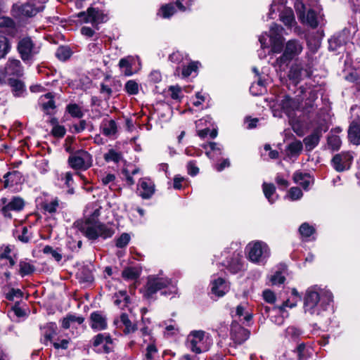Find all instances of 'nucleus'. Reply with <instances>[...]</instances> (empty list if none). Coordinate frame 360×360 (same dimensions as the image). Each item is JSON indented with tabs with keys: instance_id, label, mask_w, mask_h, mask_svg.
I'll return each instance as SVG.
<instances>
[{
	"instance_id": "obj_1",
	"label": "nucleus",
	"mask_w": 360,
	"mask_h": 360,
	"mask_svg": "<svg viewBox=\"0 0 360 360\" xmlns=\"http://www.w3.org/2000/svg\"><path fill=\"white\" fill-rule=\"evenodd\" d=\"M283 28L273 23L269 28V33L262 34L259 41L262 49L270 47L273 53H283L276 58L272 65L276 71H285L290 61L296 60L304 49L303 44L297 39H290L284 45V38L282 36Z\"/></svg>"
},
{
	"instance_id": "obj_2",
	"label": "nucleus",
	"mask_w": 360,
	"mask_h": 360,
	"mask_svg": "<svg viewBox=\"0 0 360 360\" xmlns=\"http://www.w3.org/2000/svg\"><path fill=\"white\" fill-rule=\"evenodd\" d=\"M333 300V295L330 292L320 288L317 285L309 288L304 297V311L305 313L313 316H319L322 311L326 309Z\"/></svg>"
},
{
	"instance_id": "obj_3",
	"label": "nucleus",
	"mask_w": 360,
	"mask_h": 360,
	"mask_svg": "<svg viewBox=\"0 0 360 360\" xmlns=\"http://www.w3.org/2000/svg\"><path fill=\"white\" fill-rule=\"evenodd\" d=\"M78 226L80 231L89 240H96L98 237L105 239L114 234L112 228L91 219H85L84 221L78 224Z\"/></svg>"
},
{
	"instance_id": "obj_4",
	"label": "nucleus",
	"mask_w": 360,
	"mask_h": 360,
	"mask_svg": "<svg viewBox=\"0 0 360 360\" xmlns=\"http://www.w3.org/2000/svg\"><path fill=\"white\" fill-rule=\"evenodd\" d=\"M309 6L310 5L307 4V0H297L295 3L299 20L303 25L316 28L319 24L323 22V15L321 11L316 12Z\"/></svg>"
},
{
	"instance_id": "obj_5",
	"label": "nucleus",
	"mask_w": 360,
	"mask_h": 360,
	"mask_svg": "<svg viewBox=\"0 0 360 360\" xmlns=\"http://www.w3.org/2000/svg\"><path fill=\"white\" fill-rule=\"evenodd\" d=\"M286 1V0H274L270 7L269 18L271 19L274 18V13L276 11H280V20L288 29H293L295 32H297L300 29L295 20L293 11L290 8L285 6Z\"/></svg>"
},
{
	"instance_id": "obj_6",
	"label": "nucleus",
	"mask_w": 360,
	"mask_h": 360,
	"mask_svg": "<svg viewBox=\"0 0 360 360\" xmlns=\"http://www.w3.org/2000/svg\"><path fill=\"white\" fill-rule=\"evenodd\" d=\"M248 259L256 264H265L270 256V250L263 241L256 240L249 243L246 247Z\"/></svg>"
},
{
	"instance_id": "obj_7",
	"label": "nucleus",
	"mask_w": 360,
	"mask_h": 360,
	"mask_svg": "<svg viewBox=\"0 0 360 360\" xmlns=\"http://www.w3.org/2000/svg\"><path fill=\"white\" fill-rule=\"evenodd\" d=\"M168 287L170 288L171 293L176 292V285L170 279L159 276H150L146 285L144 296L148 299L151 298L157 291Z\"/></svg>"
},
{
	"instance_id": "obj_8",
	"label": "nucleus",
	"mask_w": 360,
	"mask_h": 360,
	"mask_svg": "<svg viewBox=\"0 0 360 360\" xmlns=\"http://www.w3.org/2000/svg\"><path fill=\"white\" fill-rule=\"evenodd\" d=\"M188 347L196 354H200L210 349L211 339L202 330L192 331L188 337Z\"/></svg>"
},
{
	"instance_id": "obj_9",
	"label": "nucleus",
	"mask_w": 360,
	"mask_h": 360,
	"mask_svg": "<svg viewBox=\"0 0 360 360\" xmlns=\"http://www.w3.org/2000/svg\"><path fill=\"white\" fill-rule=\"evenodd\" d=\"M43 8L44 5L41 4L28 1V2L24 4L14 5L12 8V13L13 16L19 18H31L36 15Z\"/></svg>"
},
{
	"instance_id": "obj_10",
	"label": "nucleus",
	"mask_w": 360,
	"mask_h": 360,
	"mask_svg": "<svg viewBox=\"0 0 360 360\" xmlns=\"http://www.w3.org/2000/svg\"><path fill=\"white\" fill-rule=\"evenodd\" d=\"M92 162V156L84 150L76 151L68 158V163L74 169L86 170L91 167Z\"/></svg>"
},
{
	"instance_id": "obj_11",
	"label": "nucleus",
	"mask_w": 360,
	"mask_h": 360,
	"mask_svg": "<svg viewBox=\"0 0 360 360\" xmlns=\"http://www.w3.org/2000/svg\"><path fill=\"white\" fill-rule=\"evenodd\" d=\"M18 49L23 60H31L39 52V47L35 46L30 37L22 39L18 43Z\"/></svg>"
},
{
	"instance_id": "obj_12",
	"label": "nucleus",
	"mask_w": 360,
	"mask_h": 360,
	"mask_svg": "<svg viewBox=\"0 0 360 360\" xmlns=\"http://www.w3.org/2000/svg\"><path fill=\"white\" fill-rule=\"evenodd\" d=\"M1 202L4 205L1 210V213L4 217L8 218L11 217V211H20L25 205L24 200L20 197H13L11 200L2 198Z\"/></svg>"
},
{
	"instance_id": "obj_13",
	"label": "nucleus",
	"mask_w": 360,
	"mask_h": 360,
	"mask_svg": "<svg viewBox=\"0 0 360 360\" xmlns=\"http://www.w3.org/2000/svg\"><path fill=\"white\" fill-rule=\"evenodd\" d=\"M353 160L352 155L348 152L335 155L332 159V165L337 172H343L349 169Z\"/></svg>"
},
{
	"instance_id": "obj_14",
	"label": "nucleus",
	"mask_w": 360,
	"mask_h": 360,
	"mask_svg": "<svg viewBox=\"0 0 360 360\" xmlns=\"http://www.w3.org/2000/svg\"><path fill=\"white\" fill-rule=\"evenodd\" d=\"M350 39V30L348 28H345L340 33L334 35L328 40L329 49L336 51L345 45Z\"/></svg>"
},
{
	"instance_id": "obj_15",
	"label": "nucleus",
	"mask_w": 360,
	"mask_h": 360,
	"mask_svg": "<svg viewBox=\"0 0 360 360\" xmlns=\"http://www.w3.org/2000/svg\"><path fill=\"white\" fill-rule=\"evenodd\" d=\"M78 17L81 21L85 23L98 24L104 22L106 17L103 15L98 10L94 8H89L87 12H81L78 14Z\"/></svg>"
},
{
	"instance_id": "obj_16",
	"label": "nucleus",
	"mask_w": 360,
	"mask_h": 360,
	"mask_svg": "<svg viewBox=\"0 0 360 360\" xmlns=\"http://www.w3.org/2000/svg\"><path fill=\"white\" fill-rule=\"evenodd\" d=\"M249 331L238 325V323H232L231 338L233 342L236 345H240L249 338Z\"/></svg>"
},
{
	"instance_id": "obj_17",
	"label": "nucleus",
	"mask_w": 360,
	"mask_h": 360,
	"mask_svg": "<svg viewBox=\"0 0 360 360\" xmlns=\"http://www.w3.org/2000/svg\"><path fill=\"white\" fill-rule=\"evenodd\" d=\"M112 343V339L110 335L105 334H98L93 338L92 344L95 350L97 352H105L108 353L110 352V348L108 345Z\"/></svg>"
},
{
	"instance_id": "obj_18",
	"label": "nucleus",
	"mask_w": 360,
	"mask_h": 360,
	"mask_svg": "<svg viewBox=\"0 0 360 360\" xmlns=\"http://www.w3.org/2000/svg\"><path fill=\"white\" fill-rule=\"evenodd\" d=\"M39 104L42 110L46 115H51L55 113L56 105L54 101L53 95L51 92H49L40 97Z\"/></svg>"
},
{
	"instance_id": "obj_19",
	"label": "nucleus",
	"mask_w": 360,
	"mask_h": 360,
	"mask_svg": "<svg viewBox=\"0 0 360 360\" xmlns=\"http://www.w3.org/2000/svg\"><path fill=\"white\" fill-rule=\"evenodd\" d=\"M243 256L240 252H233L231 257L226 261V264L224 265L232 274H236L243 269L242 262Z\"/></svg>"
},
{
	"instance_id": "obj_20",
	"label": "nucleus",
	"mask_w": 360,
	"mask_h": 360,
	"mask_svg": "<svg viewBox=\"0 0 360 360\" xmlns=\"http://www.w3.org/2000/svg\"><path fill=\"white\" fill-rule=\"evenodd\" d=\"M140 195L143 199H149L155 193V184L148 178L141 179L139 184Z\"/></svg>"
},
{
	"instance_id": "obj_21",
	"label": "nucleus",
	"mask_w": 360,
	"mask_h": 360,
	"mask_svg": "<svg viewBox=\"0 0 360 360\" xmlns=\"http://www.w3.org/2000/svg\"><path fill=\"white\" fill-rule=\"evenodd\" d=\"M282 108L285 111L286 114H288V116H291V113L292 111L299 110L300 108H305L309 107H312L311 101H309V103H305V106L302 105V103H300L298 101H296L295 100H292L288 97H286L283 101H282Z\"/></svg>"
},
{
	"instance_id": "obj_22",
	"label": "nucleus",
	"mask_w": 360,
	"mask_h": 360,
	"mask_svg": "<svg viewBox=\"0 0 360 360\" xmlns=\"http://www.w3.org/2000/svg\"><path fill=\"white\" fill-rule=\"evenodd\" d=\"M146 342H148L143 355V360H157L158 350L155 340L146 332Z\"/></svg>"
},
{
	"instance_id": "obj_23",
	"label": "nucleus",
	"mask_w": 360,
	"mask_h": 360,
	"mask_svg": "<svg viewBox=\"0 0 360 360\" xmlns=\"http://www.w3.org/2000/svg\"><path fill=\"white\" fill-rule=\"evenodd\" d=\"M90 325L94 330H102L107 327L106 318L98 311L91 313L90 316Z\"/></svg>"
},
{
	"instance_id": "obj_24",
	"label": "nucleus",
	"mask_w": 360,
	"mask_h": 360,
	"mask_svg": "<svg viewBox=\"0 0 360 360\" xmlns=\"http://www.w3.org/2000/svg\"><path fill=\"white\" fill-rule=\"evenodd\" d=\"M134 62L135 60L132 56H127L120 60L119 67L125 76H131L137 72L134 71L132 69Z\"/></svg>"
},
{
	"instance_id": "obj_25",
	"label": "nucleus",
	"mask_w": 360,
	"mask_h": 360,
	"mask_svg": "<svg viewBox=\"0 0 360 360\" xmlns=\"http://www.w3.org/2000/svg\"><path fill=\"white\" fill-rule=\"evenodd\" d=\"M200 66V63L198 61H190L187 65L183 63L182 67L180 68L181 77L186 78L193 74L196 75Z\"/></svg>"
},
{
	"instance_id": "obj_26",
	"label": "nucleus",
	"mask_w": 360,
	"mask_h": 360,
	"mask_svg": "<svg viewBox=\"0 0 360 360\" xmlns=\"http://www.w3.org/2000/svg\"><path fill=\"white\" fill-rule=\"evenodd\" d=\"M321 135V129H316L311 135L307 136L303 141L307 150L314 149L318 145Z\"/></svg>"
},
{
	"instance_id": "obj_27",
	"label": "nucleus",
	"mask_w": 360,
	"mask_h": 360,
	"mask_svg": "<svg viewBox=\"0 0 360 360\" xmlns=\"http://www.w3.org/2000/svg\"><path fill=\"white\" fill-rule=\"evenodd\" d=\"M15 27L13 20L6 16H0V32L6 34H13Z\"/></svg>"
},
{
	"instance_id": "obj_28",
	"label": "nucleus",
	"mask_w": 360,
	"mask_h": 360,
	"mask_svg": "<svg viewBox=\"0 0 360 360\" xmlns=\"http://www.w3.org/2000/svg\"><path fill=\"white\" fill-rule=\"evenodd\" d=\"M101 129L103 134L106 136H112L117 132V127L113 120L105 119L103 120Z\"/></svg>"
},
{
	"instance_id": "obj_29",
	"label": "nucleus",
	"mask_w": 360,
	"mask_h": 360,
	"mask_svg": "<svg viewBox=\"0 0 360 360\" xmlns=\"http://www.w3.org/2000/svg\"><path fill=\"white\" fill-rule=\"evenodd\" d=\"M348 137L353 144H360V125L356 122L351 123L348 129Z\"/></svg>"
},
{
	"instance_id": "obj_30",
	"label": "nucleus",
	"mask_w": 360,
	"mask_h": 360,
	"mask_svg": "<svg viewBox=\"0 0 360 360\" xmlns=\"http://www.w3.org/2000/svg\"><path fill=\"white\" fill-rule=\"evenodd\" d=\"M228 291V286L225 281L221 278L214 281L212 286V292L218 297L224 296Z\"/></svg>"
},
{
	"instance_id": "obj_31",
	"label": "nucleus",
	"mask_w": 360,
	"mask_h": 360,
	"mask_svg": "<svg viewBox=\"0 0 360 360\" xmlns=\"http://www.w3.org/2000/svg\"><path fill=\"white\" fill-rule=\"evenodd\" d=\"M22 68L20 61L16 59H9L5 67V73L6 75H20Z\"/></svg>"
},
{
	"instance_id": "obj_32",
	"label": "nucleus",
	"mask_w": 360,
	"mask_h": 360,
	"mask_svg": "<svg viewBox=\"0 0 360 360\" xmlns=\"http://www.w3.org/2000/svg\"><path fill=\"white\" fill-rule=\"evenodd\" d=\"M101 207L95 203L89 204L84 210L86 219H91L92 221H98L97 218L101 214Z\"/></svg>"
},
{
	"instance_id": "obj_33",
	"label": "nucleus",
	"mask_w": 360,
	"mask_h": 360,
	"mask_svg": "<svg viewBox=\"0 0 360 360\" xmlns=\"http://www.w3.org/2000/svg\"><path fill=\"white\" fill-rule=\"evenodd\" d=\"M103 158L107 162L119 163L123 158L122 153L115 149H109L104 155Z\"/></svg>"
},
{
	"instance_id": "obj_34",
	"label": "nucleus",
	"mask_w": 360,
	"mask_h": 360,
	"mask_svg": "<svg viewBox=\"0 0 360 360\" xmlns=\"http://www.w3.org/2000/svg\"><path fill=\"white\" fill-rule=\"evenodd\" d=\"M294 181L307 189L311 183V176L307 173L297 172L293 175Z\"/></svg>"
},
{
	"instance_id": "obj_35",
	"label": "nucleus",
	"mask_w": 360,
	"mask_h": 360,
	"mask_svg": "<svg viewBox=\"0 0 360 360\" xmlns=\"http://www.w3.org/2000/svg\"><path fill=\"white\" fill-rule=\"evenodd\" d=\"M263 192L265 197L270 203H273L277 199V196L274 197L276 187L273 184L264 183L262 185Z\"/></svg>"
},
{
	"instance_id": "obj_36",
	"label": "nucleus",
	"mask_w": 360,
	"mask_h": 360,
	"mask_svg": "<svg viewBox=\"0 0 360 360\" xmlns=\"http://www.w3.org/2000/svg\"><path fill=\"white\" fill-rule=\"evenodd\" d=\"M175 6V4H164L159 9L158 15L163 18H169L176 12Z\"/></svg>"
},
{
	"instance_id": "obj_37",
	"label": "nucleus",
	"mask_w": 360,
	"mask_h": 360,
	"mask_svg": "<svg viewBox=\"0 0 360 360\" xmlns=\"http://www.w3.org/2000/svg\"><path fill=\"white\" fill-rule=\"evenodd\" d=\"M169 60L175 63H184L189 61L188 55L184 52L176 51L169 55Z\"/></svg>"
},
{
	"instance_id": "obj_38",
	"label": "nucleus",
	"mask_w": 360,
	"mask_h": 360,
	"mask_svg": "<svg viewBox=\"0 0 360 360\" xmlns=\"http://www.w3.org/2000/svg\"><path fill=\"white\" fill-rule=\"evenodd\" d=\"M66 111L73 117L82 118L84 116L82 107L76 103L68 104L66 106Z\"/></svg>"
},
{
	"instance_id": "obj_39",
	"label": "nucleus",
	"mask_w": 360,
	"mask_h": 360,
	"mask_svg": "<svg viewBox=\"0 0 360 360\" xmlns=\"http://www.w3.org/2000/svg\"><path fill=\"white\" fill-rule=\"evenodd\" d=\"M19 274L22 276L30 275L32 274L35 270L34 266L26 260L20 261L19 263Z\"/></svg>"
},
{
	"instance_id": "obj_40",
	"label": "nucleus",
	"mask_w": 360,
	"mask_h": 360,
	"mask_svg": "<svg viewBox=\"0 0 360 360\" xmlns=\"http://www.w3.org/2000/svg\"><path fill=\"white\" fill-rule=\"evenodd\" d=\"M301 334L302 332L299 328L295 326H289L285 330V336L291 341H297Z\"/></svg>"
},
{
	"instance_id": "obj_41",
	"label": "nucleus",
	"mask_w": 360,
	"mask_h": 360,
	"mask_svg": "<svg viewBox=\"0 0 360 360\" xmlns=\"http://www.w3.org/2000/svg\"><path fill=\"white\" fill-rule=\"evenodd\" d=\"M78 278L85 283H91L94 281L92 272L87 268L83 267L77 273Z\"/></svg>"
},
{
	"instance_id": "obj_42",
	"label": "nucleus",
	"mask_w": 360,
	"mask_h": 360,
	"mask_svg": "<svg viewBox=\"0 0 360 360\" xmlns=\"http://www.w3.org/2000/svg\"><path fill=\"white\" fill-rule=\"evenodd\" d=\"M287 150L289 155H298L302 150V143L300 141H295L288 145Z\"/></svg>"
},
{
	"instance_id": "obj_43",
	"label": "nucleus",
	"mask_w": 360,
	"mask_h": 360,
	"mask_svg": "<svg viewBox=\"0 0 360 360\" xmlns=\"http://www.w3.org/2000/svg\"><path fill=\"white\" fill-rule=\"evenodd\" d=\"M120 322L125 327L124 332L125 333H129L134 332L136 329L135 325L131 323L129 320V316L126 314H122L120 316Z\"/></svg>"
},
{
	"instance_id": "obj_44",
	"label": "nucleus",
	"mask_w": 360,
	"mask_h": 360,
	"mask_svg": "<svg viewBox=\"0 0 360 360\" xmlns=\"http://www.w3.org/2000/svg\"><path fill=\"white\" fill-rule=\"evenodd\" d=\"M139 274V271L135 267L126 268L122 273V277L127 280L136 279Z\"/></svg>"
},
{
	"instance_id": "obj_45",
	"label": "nucleus",
	"mask_w": 360,
	"mask_h": 360,
	"mask_svg": "<svg viewBox=\"0 0 360 360\" xmlns=\"http://www.w3.org/2000/svg\"><path fill=\"white\" fill-rule=\"evenodd\" d=\"M115 297L116 299H115L114 303L117 307H123L128 303L129 297L125 291H120L115 295Z\"/></svg>"
},
{
	"instance_id": "obj_46",
	"label": "nucleus",
	"mask_w": 360,
	"mask_h": 360,
	"mask_svg": "<svg viewBox=\"0 0 360 360\" xmlns=\"http://www.w3.org/2000/svg\"><path fill=\"white\" fill-rule=\"evenodd\" d=\"M193 0H176L175 6L181 12L190 11L193 5Z\"/></svg>"
},
{
	"instance_id": "obj_47",
	"label": "nucleus",
	"mask_w": 360,
	"mask_h": 360,
	"mask_svg": "<svg viewBox=\"0 0 360 360\" xmlns=\"http://www.w3.org/2000/svg\"><path fill=\"white\" fill-rule=\"evenodd\" d=\"M10 45L6 37L0 36V58H3L8 53Z\"/></svg>"
},
{
	"instance_id": "obj_48",
	"label": "nucleus",
	"mask_w": 360,
	"mask_h": 360,
	"mask_svg": "<svg viewBox=\"0 0 360 360\" xmlns=\"http://www.w3.org/2000/svg\"><path fill=\"white\" fill-rule=\"evenodd\" d=\"M341 139L337 135H332L328 138V144L333 150H338L341 146Z\"/></svg>"
},
{
	"instance_id": "obj_49",
	"label": "nucleus",
	"mask_w": 360,
	"mask_h": 360,
	"mask_svg": "<svg viewBox=\"0 0 360 360\" xmlns=\"http://www.w3.org/2000/svg\"><path fill=\"white\" fill-rule=\"evenodd\" d=\"M56 56L59 60H65L71 56V51L68 47L60 46L57 49Z\"/></svg>"
},
{
	"instance_id": "obj_50",
	"label": "nucleus",
	"mask_w": 360,
	"mask_h": 360,
	"mask_svg": "<svg viewBox=\"0 0 360 360\" xmlns=\"http://www.w3.org/2000/svg\"><path fill=\"white\" fill-rule=\"evenodd\" d=\"M303 70L300 69L297 64L291 66L289 72V77L294 80H297L302 77Z\"/></svg>"
},
{
	"instance_id": "obj_51",
	"label": "nucleus",
	"mask_w": 360,
	"mask_h": 360,
	"mask_svg": "<svg viewBox=\"0 0 360 360\" xmlns=\"http://www.w3.org/2000/svg\"><path fill=\"white\" fill-rule=\"evenodd\" d=\"M207 96L206 94H202V91H197L195 94V97L191 98V102L193 105L198 107L200 106L206 99Z\"/></svg>"
},
{
	"instance_id": "obj_52",
	"label": "nucleus",
	"mask_w": 360,
	"mask_h": 360,
	"mask_svg": "<svg viewBox=\"0 0 360 360\" xmlns=\"http://www.w3.org/2000/svg\"><path fill=\"white\" fill-rule=\"evenodd\" d=\"M43 252L46 255H51V257L57 262H60L62 259L61 254L49 245H46L44 248Z\"/></svg>"
},
{
	"instance_id": "obj_53",
	"label": "nucleus",
	"mask_w": 360,
	"mask_h": 360,
	"mask_svg": "<svg viewBox=\"0 0 360 360\" xmlns=\"http://www.w3.org/2000/svg\"><path fill=\"white\" fill-rule=\"evenodd\" d=\"M299 231L302 236L309 237L310 236H311L314 233V229L313 228V226H310L309 224L303 223L300 226V227L299 229Z\"/></svg>"
},
{
	"instance_id": "obj_54",
	"label": "nucleus",
	"mask_w": 360,
	"mask_h": 360,
	"mask_svg": "<svg viewBox=\"0 0 360 360\" xmlns=\"http://www.w3.org/2000/svg\"><path fill=\"white\" fill-rule=\"evenodd\" d=\"M130 240V236L128 233H122L116 240V246L120 248H124Z\"/></svg>"
},
{
	"instance_id": "obj_55",
	"label": "nucleus",
	"mask_w": 360,
	"mask_h": 360,
	"mask_svg": "<svg viewBox=\"0 0 360 360\" xmlns=\"http://www.w3.org/2000/svg\"><path fill=\"white\" fill-rule=\"evenodd\" d=\"M58 207V201L57 200H52L49 202H45L43 205L44 210L51 214L55 213Z\"/></svg>"
},
{
	"instance_id": "obj_56",
	"label": "nucleus",
	"mask_w": 360,
	"mask_h": 360,
	"mask_svg": "<svg viewBox=\"0 0 360 360\" xmlns=\"http://www.w3.org/2000/svg\"><path fill=\"white\" fill-rule=\"evenodd\" d=\"M66 129L62 125H56L53 127V129L51 130V134L53 136L57 138H62L65 134Z\"/></svg>"
},
{
	"instance_id": "obj_57",
	"label": "nucleus",
	"mask_w": 360,
	"mask_h": 360,
	"mask_svg": "<svg viewBox=\"0 0 360 360\" xmlns=\"http://www.w3.org/2000/svg\"><path fill=\"white\" fill-rule=\"evenodd\" d=\"M236 315L238 317L243 316V319L246 321H249L252 319V315L250 313L246 312L244 307L242 305H238L236 307Z\"/></svg>"
},
{
	"instance_id": "obj_58",
	"label": "nucleus",
	"mask_w": 360,
	"mask_h": 360,
	"mask_svg": "<svg viewBox=\"0 0 360 360\" xmlns=\"http://www.w3.org/2000/svg\"><path fill=\"white\" fill-rule=\"evenodd\" d=\"M209 147L212 155H220L222 154V146L216 142H210Z\"/></svg>"
},
{
	"instance_id": "obj_59",
	"label": "nucleus",
	"mask_w": 360,
	"mask_h": 360,
	"mask_svg": "<svg viewBox=\"0 0 360 360\" xmlns=\"http://www.w3.org/2000/svg\"><path fill=\"white\" fill-rule=\"evenodd\" d=\"M9 84L13 90H23L25 87L24 83L18 79H10Z\"/></svg>"
},
{
	"instance_id": "obj_60",
	"label": "nucleus",
	"mask_w": 360,
	"mask_h": 360,
	"mask_svg": "<svg viewBox=\"0 0 360 360\" xmlns=\"http://www.w3.org/2000/svg\"><path fill=\"white\" fill-rule=\"evenodd\" d=\"M18 239L25 243H27L30 240V236L28 235V229L26 226L22 228V231L20 235L17 236Z\"/></svg>"
},
{
	"instance_id": "obj_61",
	"label": "nucleus",
	"mask_w": 360,
	"mask_h": 360,
	"mask_svg": "<svg viewBox=\"0 0 360 360\" xmlns=\"http://www.w3.org/2000/svg\"><path fill=\"white\" fill-rule=\"evenodd\" d=\"M188 173L191 176H195L199 172V168L195 161H190L187 164Z\"/></svg>"
},
{
	"instance_id": "obj_62",
	"label": "nucleus",
	"mask_w": 360,
	"mask_h": 360,
	"mask_svg": "<svg viewBox=\"0 0 360 360\" xmlns=\"http://www.w3.org/2000/svg\"><path fill=\"white\" fill-rule=\"evenodd\" d=\"M290 195L292 200H297L302 196V192L299 188L292 187L290 190Z\"/></svg>"
},
{
	"instance_id": "obj_63",
	"label": "nucleus",
	"mask_w": 360,
	"mask_h": 360,
	"mask_svg": "<svg viewBox=\"0 0 360 360\" xmlns=\"http://www.w3.org/2000/svg\"><path fill=\"white\" fill-rule=\"evenodd\" d=\"M273 284H282L285 281V277L280 273L276 272L271 278Z\"/></svg>"
},
{
	"instance_id": "obj_64",
	"label": "nucleus",
	"mask_w": 360,
	"mask_h": 360,
	"mask_svg": "<svg viewBox=\"0 0 360 360\" xmlns=\"http://www.w3.org/2000/svg\"><path fill=\"white\" fill-rule=\"evenodd\" d=\"M162 76L159 71L153 70L149 75V81L153 83H158L161 81Z\"/></svg>"
}]
</instances>
